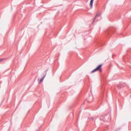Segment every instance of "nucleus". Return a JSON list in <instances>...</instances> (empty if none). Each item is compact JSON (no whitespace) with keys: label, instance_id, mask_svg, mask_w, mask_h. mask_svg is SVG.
I'll return each mask as SVG.
<instances>
[{"label":"nucleus","instance_id":"obj_1","mask_svg":"<svg viewBox=\"0 0 131 131\" xmlns=\"http://www.w3.org/2000/svg\"><path fill=\"white\" fill-rule=\"evenodd\" d=\"M102 64H100L96 68L93 70L91 71V73H92L94 72H95L96 71H99V72H102Z\"/></svg>","mask_w":131,"mask_h":131},{"label":"nucleus","instance_id":"obj_2","mask_svg":"<svg viewBox=\"0 0 131 131\" xmlns=\"http://www.w3.org/2000/svg\"><path fill=\"white\" fill-rule=\"evenodd\" d=\"M46 74L45 75H44V76L43 77V78L41 79L40 80L39 82V83H40L41 82H42V81H43V79H44L45 78V77L46 76Z\"/></svg>","mask_w":131,"mask_h":131},{"label":"nucleus","instance_id":"obj_3","mask_svg":"<svg viewBox=\"0 0 131 131\" xmlns=\"http://www.w3.org/2000/svg\"><path fill=\"white\" fill-rule=\"evenodd\" d=\"M94 0H91L90 2V5L91 8H92L93 1Z\"/></svg>","mask_w":131,"mask_h":131},{"label":"nucleus","instance_id":"obj_4","mask_svg":"<svg viewBox=\"0 0 131 131\" xmlns=\"http://www.w3.org/2000/svg\"><path fill=\"white\" fill-rule=\"evenodd\" d=\"M5 59H0V62L4 60H5Z\"/></svg>","mask_w":131,"mask_h":131},{"label":"nucleus","instance_id":"obj_5","mask_svg":"<svg viewBox=\"0 0 131 131\" xmlns=\"http://www.w3.org/2000/svg\"><path fill=\"white\" fill-rule=\"evenodd\" d=\"M98 15H96V16H95V18H96L97 16Z\"/></svg>","mask_w":131,"mask_h":131},{"label":"nucleus","instance_id":"obj_6","mask_svg":"<svg viewBox=\"0 0 131 131\" xmlns=\"http://www.w3.org/2000/svg\"><path fill=\"white\" fill-rule=\"evenodd\" d=\"M89 99H88V101H89ZM88 101V102H91V101Z\"/></svg>","mask_w":131,"mask_h":131},{"label":"nucleus","instance_id":"obj_7","mask_svg":"<svg viewBox=\"0 0 131 131\" xmlns=\"http://www.w3.org/2000/svg\"><path fill=\"white\" fill-rule=\"evenodd\" d=\"M92 119H93V118H92Z\"/></svg>","mask_w":131,"mask_h":131}]
</instances>
